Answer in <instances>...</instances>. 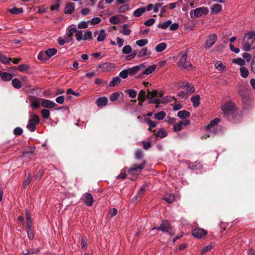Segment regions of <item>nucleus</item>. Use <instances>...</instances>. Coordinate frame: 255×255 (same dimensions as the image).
I'll return each mask as SVG.
<instances>
[{"mask_svg": "<svg viewBox=\"0 0 255 255\" xmlns=\"http://www.w3.org/2000/svg\"><path fill=\"white\" fill-rule=\"evenodd\" d=\"M232 62L235 64L240 66L241 67H244L246 64V61L242 58L238 57L232 59Z\"/></svg>", "mask_w": 255, "mask_h": 255, "instance_id": "6ab92c4d", "label": "nucleus"}, {"mask_svg": "<svg viewBox=\"0 0 255 255\" xmlns=\"http://www.w3.org/2000/svg\"><path fill=\"white\" fill-rule=\"evenodd\" d=\"M95 35H98L97 40L99 42L103 41L106 37V33L104 29H101L100 31H95L94 33Z\"/></svg>", "mask_w": 255, "mask_h": 255, "instance_id": "dca6fc26", "label": "nucleus"}, {"mask_svg": "<svg viewBox=\"0 0 255 255\" xmlns=\"http://www.w3.org/2000/svg\"><path fill=\"white\" fill-rule=\"evenodd\" d=\"M241 75L243 78H246L249 76V71L245 67H241L240 69Z\"/></svg>", "mask_w": 255, "mask_h": 255, "instance_id": "7c9ffc66", "label": "nucleus"}, {"mask_svg": "<svg viewBox=\"0 0 255 255\" xmlns=\"http://www.w3.org/2000/svg\"><path fill=\"white\" fill-rule=\"evenodd\" d=\"M29 66L26 64H20L19 65L18 69L21 72H23L29 69Z\"/></svg>", "mask_w": 255, "mask_h": 255, "instance_id": "69168bd1", "label": "nucleus"}, {"mask_svg": "<svg viewBox=\"0 0 255 255\" xmlns=\"http://www.w3.org/2000/svg\"><path fill=\"white\" fill-rule=\"evenodd\" d=\"M162 3H156L153 5V11L155 13L157 12L159 9L162 7Z\"/></svg>", "mask_w": 255, "mask_h": 255, "instance_id": "0e129e2a", "label": "nucleus"}, {"mask_svg": "<svg viewBox=\"0 0 255 255\" xmlns=\"http://www.w3.org/2000/svg\"><path fill=\"white\" fill-rule=\"evenodd\" d=\"M243 58L246 60L247 62H249L252 58V56L251 54L246 52L244 53L242 55Z\"/></svg>", "mask_w": 255, "mask_h": 255, "instance_id": "e2e57ef3", "label": "nucleus"}, {"mask_svg": "<svg viewBox=\"0 0 255 255\" xmlns=\"http://www.w3.org/2000/svg\"><path fill=\"white\" fill-rule=\"evenodd\" d=\"M144 121L146 122L147 123H148L149 128V130H151V129L153 128H154L156 126V124L155 122L151 121L150 119L145 118L144 119Z\"/></svg>", "mask_w": 255, "mask_h": 255, "instance_id": "8fccbe9b", "label": "nucleus"}, {"mask_svg": "<svg viewBox=\"0 0 255 255\" xmlns=\"http://www.w3.org/2000/svg\"><path fill=\"white\" fill-rule=\"evenodd\" d=\"M132 48L129 45H127L125 46L122 49V52L125 54H128L131 52Z\"/></svg>", "mask_w": 255, "mask_h": 255, "instance_id": "37998d69", "label": "nucleus"}, {"mask_svg": "<svg viewBox=\"0 0 255 255\" xmlns=\"http://www.w3.org/2000/svg\"><path fill=\"white\" fill-rule=\"evenodd\" d=\"M165 116H166L165 112H164L163 111H161L157 114H155L154 115V118L156 119L161 120L165 118Z\"/></svg>", "mask_w": 255, "mask_h": 255, "instance_id": "79ce46f5", "label": "nucleus"}, {"mask_svg": "<svg viewBox=\"0 0 255 255\" xmlns=\"http://www.w3.org/2000/svg\"><path fill=\"white\" fill-rule=\"evenodd\" d=\"M12 75L7 72L0 71V77L4 81H10L12 78Z\"/></svg>", "mask_w": 255, "mask_h": 255, "instance_id": "412c9836", "label": "nucleus"}, {"mask_svg": "<svg viewBox=\"0 0 255 255\" xmlns=\"http://www.w3.org/2000/svg\"><path fill=\"white\" fill-rule=\"evenodd\" d=\"M125 92L127 93L131 98H135L136 96V92L132 89L127 90Z\"/></svg>", "mask_w": 255, "mask_h": 255, "instance_id": "c03bdc74", "label": "nucleus"}, {"mask_svg": "<svg viewBox=\"0 0 255 255\" xmlns=\"http://www.w3.org/2000/svg\"><path fill=\"white\" fill-rule=\"evenodd\" d=\"M101 21V19L99 17H95L93 18L89 22L91 25H94L99 23Z\"/></svg>", "mask_w": 255, "mask_h": 255, "instance_id": "4d7b16f0", "label": "nucleus"}, {"mask_svg": "<svg viewBox=\"0 0 255 255\" xmlns=\"http://www.w3.org/2000/svg\"><path fill=\"white\" fill-rule=\"evenodd\" d=\"M93 39L92 32L90 30H86L85 31L83 35V40L86 41L87 40H92Z\"/></svg>", "mask_w": 255, "mask_h": 255, "instance_id": "cd10ccee", "label": "nucleus"}, {"mask_svg": "<svg viewBox=\"0 0 255 255\" xmlns=\"http://www.w3.org/2000/svg\"><path fill=\"white\" fill-rule=\"evenodd\" d=\"M42 107L47 109H52L56 106V104L50 100L44 99H39Z\"/></svg>", "mask_w": 255, "mask_h": 255, "instance_id": "f8f14e48", "label": "nucleus"}, {"mask_svg": "<svg viewBox=\"0 0 255 255\" xmlns=\"http://www.w3.org/2000/svg\"><path fill=\"white\" fill-rule=\"evenodd\" d=\"M187 53H184L180 58L178 66L182 69L190 70L192 68L191 63L187 60Z\"/></svg>", "mask_w": 255, "mask_h": 255, "instance_id": "39448f33", "label": "nucleus"}, {"mask_svg": "<svg viewBox=\"0 0 255 255\" xmlns=\"http://www.w3.org/2000/svg\"><path fill=\"white\" fill-rule=\"evenodd\" d=\"M11 59L6 57L5 55L0 53V61L4 64H9Z\"/></svg>", "mask_w": 255, "mask_h": 255, "instance_id": "f704fd0d", "label": "nucleus"}, {"mask_svg": "<svg viewBox=\"0 0 255 255\" xmlns=\"http://www.w3.org/2000/svg\"><path fill=\"white\" fill-rule=\"evenodd\" d=\"M108 102V99L106 97H103L98 99L96 102V104L98 107H102L107 105Z\"/></svg>", "mask_w": 255, "mask_h": 255, "instance_id": "f3484780", "label": "nucleus"}, {"mask_svg": "<svg viewBox=\"0 0 255 255\" xmlns=\"http://www.w3.org/2000/svg\"><path fill=\"white\" fill-rule=\"evenodd\" d=\"M146 66H147L146 64ZM156 66L154 64L146 67L144 70H141V72L140 74L139 77L144 78L146 76L153 73L156 70Z\"/></svg>", "mask_w": 255, "mask_h": 255, "instance_id": "6e6552de", "label": "nucleus"}, {"mask_svg": "<svg viewBox=\"0 0 255 255\" xmlns=\"http://www.w3.org/2000/svg\"><path fill=\"white\" fill-rule=\"evenodd\" d=\"M171 229L170 223L167 220H163L159 226H155L152 228V231L156 230L161 231L163 233L168 232V230Z\"/></svg>", "mask_w": 255, "mask_h": 255, "instance_id": "423d86ee", "label": "nucleus"}, {"mask_svg": "<svg viewBox=\"0 0 255 255\" xmlns=\"http://www.w3.org/2000/svg\"><path fill=\"white\" fill-rule=\"evenodd\" d=\"M60 3V0H56L54 3L50 7L51 10L58 11L59 10Z\"/></svg>", "mask_w": 255, "mask_h": 255, "instance_id": "72a5a7b5", "label": "nucleus"}, {"mask_svg": "<svg viewBox=\"0 0 255 255\" xmlns=\"http://www.w3.org/2000/svg\"><path fill=\"white\" fill-rule=\"evenodd\" d=\"M220 119L219 118H216L214 120L211 121L210 123L206 127V129L209 132H211L212 130H214V126L217 125L220 122Z\"/></svg>", "mask_w": 255, "mask_h": 255, "instance_id": "4468645a", "label": "nucleus"}, {"mask_svg": "<svg viewBox=\"0 0 255 255\" xmlns=\"http://www.w3.org/2000/svg\"><path fill=\"white\" fill-rule=\"evenodd\" d=\"M183 126L182 122H179L176 124H174L173 125V130L175 131H178L182 129V127Z\"/></svg>", "mask_w": 255, "mask_h": 255, "instance_id": "3c124183", "label": "nucleus"}, {"mask_svg": "<svg viewBox=\"0 0 255 255\" xmlns=\"http://www.w3.org/2000/svg\"><path fill=\"white\" fill-rule=\"evenodd\" d=\"M121 79L119 77H116L114 78L112 81L110 83L109 85L111 87L115 86L121 83Z\"/></svg>", "mask_w": 255, "mask_h": 255, "instance_id": "4c0bfd02", "label": "nucleus"}, {"mask_svg": "<svg viewBox=\"0 0 255 255\" xmlns=\"http://www.w3.org/2000/svg\"><path fill=\"white\" fill-rule=\"evenodd\" d=\"M157 95V91H148L147 93V98L148 99L150 100L151 101L150 103H155V100H154V97Z\"/></svg>", "mask_w": 255, "mask_h": 255, "instance_id": "bb28decb", "label": "nucleus"}, {"mask_svg": "<svg viewBox=\"0 0 255 255\" xmlns=\"http://www.w3.org/2000/svg\"><path fill=\"white\" fill-rule=\"evenodd\" d=\"M45 52L48 59H49L51 57L55 55L57 53V50L54 48H49L47 49Z\"/></svg>", "mask_w": 255, "mask_h": 255, "instance_id": "5701e85b", "label": "nucleus"}, {"mask_svg": "<svg viewBox=\"0 0 255 255\" xmlns=\"http://www.w3.org/2000/svg\"><path fill=\"white\" fill-rule=\"evenodd\" d=\"M207 231L202 228H195L192 231V235L195 238L201 239L207 234Z\"/></svg>", "mask_w": 255, "mask_h": 255, "instance_id": "0eeeda50", "label": "nucleus"}, {"mask_svg": "<svg viewBox=\"0 0 255 255\" xmlns=\"http://www.w3.org/2000/svg\"><path fill=\"white\" fill-rule=\"evenodd\" d=\"M213 247L214 246L212 244H209L207 245L202 250L201 254H204L205 253L210 251L211 249L213 248Z\"/></svg>", "mask_w": 255, "mask_h": 255, "instance_id": "680f3d73", "label": "nucleus"}, {"mask_svg": "<svg viewBox=\"0 0 255 255\" xmlns=\"http://www.w3.org/2000/svg\"><path fill=\"white\" fill-rule=\"evenodd\" d=\"M209 12L208 7L203 6L198 7L190 11L191 18L199 17L203 15H207Z\"/></svg>", "mask_w": 255, "mask_h": 255, "instance_id": "7ed1b4c3", "label": "nucleus"}, {"mask_svg": "<svg viewBox=\"0 0 255 255\" xmlns=\"http://www.w3.org/2000/svg\"><path fill=\"white\" fill-rule=\"evenodd\" d=\"M129 9L128 5L127 4H124L123 6H122L119 9V12L120 13L124 12L128 10Z\"/></svg>", "mask_w": 255, "mask_h": 255, "instance_id": "774afa93", "label": "nucleus"}, {"mask_svg": "<svg viewBox=\"0 0 255 255\" xmlns=\"http://www.w3.org/2000/svg\"><path fill=\"white\" fill-rule=\"evenodd\" d=\"M77 28L75 27V25H71L68 27L67 29V42H70L72 39V36L74 33H75L76 32Z\"/></svg>", "mask_w": 255, "mask_h": 255, "instance_id": "ddd939ff", "label": "nucleus"}, {"mask_svg": "<svg viewBox=\"0 0 255 255\" xmlns=\"http://www.w3.org/2000/svg\"><path fill=\"white\" fill-rule=\"evenodd\" d=\"M38 59L43 62H45L48 60L46 52L41 51L38 55Z\"/></svg>", "mask_w": 255, "mask_h": 255, "instance_id": "2f4dec72", "label": "nucleus"}, {"mask_svg": "<svg viewBox=\"0 0 255 255\" xmlns=\"http://www.w3.org/2000/svg\"><path fill=\"white\" fill-rule=\"evenodd\" d=\"M190 115V113L185 110L179 111L177 114L178 117L182 119L189 117Z\"/></svg>", "mask_w": 255, "mask_h": 255, "instance_id": "a878e982", "label": "nucleus"}, {"mask_svg": "<svg viewBox=\"0 0 255 255\" xmlns=\"http://www.w3.org/2000/svg\"><path fill=\"white\" fill-rule=\"evenodd\" d=\"M75 36L78 41L83 40V31L77 29Z\"/></svg>", "mask_w": 255, "mask_h": 255, "instance_id": "e433bc0d", "label": "nucleus"}, {"mask_svg": "<svg viewBox=\"0 0 255 255\" xmlns=\"http://www.w3.org/2000/svg\"><path fill=\"white\" fill-rule=\"evenodd\" d=\"M145 92L143 90H141L138 95V100L139 102H143L145 100Z\"/></svg>", "mask_w": 255, "mask_h": 255, "instance_id": "49530a36", "label": "nucleus"}, {"mask_svg": "<svg viewBox=\"0 0 255 255\" xmlns=\"http://www.w3.org/2000/svg\"><path fill=\"white\" fill-rule=\"evenodd\" d=\"M148 42L146 39H140L136 41V44L139 47H142L146 45L148 43Z\"/></svg>", "mask_w": 255, "mask_h": 255, "instance_id": "de8ad7c7", "label": "nucleus"}, {"mask_svg": "<svg viewBox=\"0 0 255 255\" xmlns=\"http://www.w3.org/2000/svg\"><path fill=\"white\" fill-rule=\"evenodd\" d=\"M12 85L16 89H20L22 86L21 82L17 78H14L12 80Z\"/></svg>", "mask_w": 255, "mask_h": 255, "instance_id": "c85d7f7f", "label": "nucleus"}, {"mask_svg": "<svg viewBox=\"0 0 255 255\" xmlns=\"http://www.w3.org/2000/svg\"><path fill=\"white\" fill-rule=\"evenodd\" d=\"M40 100L39 99H36L32 101L31 103V106L34 109L37 108L40 106Z\"/></svg>", "mask_w": 255, "mask_h": 255, "instance_id": "bf43d9fd", "label": "nucleus"}, {"mask_svg": "<svg viewBox=\"0 0 255 255\" xmlns=\"http://www.w3.org/2000/svg\"><path fill=\"white\" fill-rule=\"evenodd\" d=\"M167 47V45L164 42H162L158 44L155 48V50L158 52H160L165 49Z\"/></svg>", "mask_w": 255, "mask_h": 255, "instance_id": "c756f323", "label": "nucleus"}, {"mask_svg": "<svg viewBox=\"0 0 255 255\" xmlns=\"http://www.w3.org/2000/svg\"><path fill=\"white\" fill-rule=\"evenodd\" d=\"M42 116L45 119H48L50 116V112L49 110L43 109L41 111Z\"/></svg>", "mask_w": 255, "mask_h": 255, "instance_id": "6e6d98bb", "label": "nucleus"}, {"mask_svg": "<svg viewBox=\"0 0 255 255\" xmlns=\"http://www.w3.org/2000/svg\"><path fill=\"white\" fill-rule=\"evenodd\" d=\"M116 40H117L116 45H118L119 47H121L124 45V40L122 38H121L119 37H117L116 38Z\"/></svg>", "mask_w": 255, "mask_h": 255, "instance_id": "338daca9", "label": "nucleus"}, {"mask_svg": "<svg viewBox=\"0 0 255 255\" xmlns=\"http://www.w3.org/2000/svg\"><path fill=\"white\" fill-rule=\"evenodd\" d=\"M84 201L87 206H91L93 202L92 195L89 193H86L84 195Z\"/></svg>", "mask_w": 255, "mask_h": 255, "instance_id": "aec40b11", "label": "nucleus"}, {"mask_svg": "<svg viewBox=\"0 0 255 255\" xmlns=\"http://www.w3.org/2000/svg\"><path fill=\"white\" fill-rule=\"evenodd\" d=\"M89 21H82L78 24L79 29H85L88 27Z\"/></svg>", "mask_w": 255, "mask_h": 255, "instance_id": "ea45409f", "label": "nucleus"}, {"mask_svg": "<svg viewBox=\"0 0 255 255\" xmlns=\"http://www.w3.org/2000/svg\"><path fill=\"white\" fill-rule=\"evenodd\" d=\"M145 67L146 63H144L139 65L133 66L131 68H129L128 70L129 75H133L139 72H141V70H144Z\"/></svg>", "mask_w": 255, "mask_h": 255, "instance_id": "9b49d317", "label": "nucleus"}, {"mask_svg": "<svg viewBox=\"0 0 255 255\" xmlns=\"http://www.w3.org/2000/svg\"><path fill=\"white\" fill-rule=\"evenodd\" d=\"M165 200L167 203H171L175 200L174 195L172 194H167L165 197Z\"/></svg>", "mask_w": 255, "mask_h": 255, "instance_id": "58836bf2", "label": "nucleus"}, {"mask_svg": "<svg viewBox=\"0 0 255 255\" xmlns=\"http://www.w3.org/2000/svg\"><path fill=\"white\" fill-rule=\"evenodd\" d=\"M144 189H145V188L143 186H142L140 188L137 194L132 199V202H135L138 198H139L140 196H141L142 194H143V193L144 191Z\"/></svg>", "mask_w": 255, "mask_h": 255, "instance_id": "5fc2aeb1", "label": "nucleus"}, {"mask_svg": "<svg viewBox=\"0 0 255 255\" xmlns=\"http://www.w3.org/2000/svg\"><path fill=\"white\" fill-rule=\"evenodd\" d=\"M185 87L186 88L187 94H192L195 91L194 87L191 84L187 83Z\"/></svg>", "mask_w": 255, "mask_h": 255, "instance_id": "09e8293b", "label": "nucleus"}, {"mask_svg": "<svg viewBox=\"0 0 255 255\" xmlns=\"http://www.w3.org/2000/svg\"><path fill=\"white\" fill-rule=\"evenodd\" d=\"M221 109L224 114L229 119H230V116L233 117V115L235 112V104L233 102L231 101L223 105Z\"/></svg>", "mask_w": 255, "mask_h": 255, "instance_id": "f03ea898", "label": "nucleus"}, {"mask_svg": "<svg viewBox=\"0 0 255 255\" xmlns=\"http://www.w3.org/2000/svg\"><path fill=\"white\" fill-rule=\"evenodd\" d=\"M191 100L193 103V105L194 107H197L199 106L200 102V97L199 95H195L193 96Z\"/></svg>", "mask_w": 255, "mask_h": 255, "instance_id": "b1692460", "label": "nucleus"}, {"mask_svg": "<svg viewBox=\"0 0 255 255\" xmlns=\"http://www.w3.org/2000/svg\"><path fill=\"white\" fill-rule=\"evenodd\" d=\"M217 39V35L215 34H211L209 35L206 39L205 44L206 48H209L211 47L216 42Z\"/></svg>", "mask_w": 255, "mask_h": 255, "instance_id": "9d476101", "label": "nucleus"}, {"mask_svg": "<svg viewBox=\"0 0 255 255\" xmlns=\"http://www.w3.org/2000/svg\"><path fill=\"white\" fill-rule=\"evenodd\" d=\"M8 11L12 14H17L22 13L23 12V9L21 8L14 7L11 9H9Z\"/></svg>", "mask_w": 255, "mask_h": 255, "instance_id": "a18cd8bd", "label": "nucleus"}, {"mask_svg": "<svg viewBox=\"0 0 255 255\" xmlns=\"http://www.w3.org/2000/svg\"><path fill=\"white\" fill-rule=\"evenodd\" d=\"M145 11V8L140 7L134 11L133 15L135 17H139Z\"/></svg>", "mask_w": 255, "mask_h": 255, "instance_id": "473e14b6", "label": "nucleus"}, {"mask_svg": "<svg viewBox=\"0 0 255 255\" xmlns=\"http://www.w3.org/2000/svg\"><path fill=\"white\" fill-rule=\"evenodd\" d=\"M110 22L112 24H118L120 22V19L117 16H112L110 17Z\"/></svg>", "mask_w": 255, "mask_h": 255, "instance_id": "603ef678", "label": "nucleus"}, {"mask_svg": "<svg viewBox=\"0 0 255 255\" xmlns=\"http://www.w3.org/2000/svg\"><path fill=\"white\" fill-rule=\"evenodd\" d=\"M145 164V162L144 161L140 165H133L132 167L128 169V173L130 175H134L136 173L140 172L141 170L144 167Z\"/></svg>", "mask_w": 255, "mask_h": 255, "instance_id": "1a4fd4ad", "label": "nucleus"}, {"mask_svg": "<svg viewBox=\"0 0 255 255\" xmlns=\"http://www.w3.org/2000/svg\"><path fill=\"white\" fill-rule=\"evenodd\" d=\"M128 75H129V73H128V69L122 71L119 74L120 77L123 79L127 78L128 77Z\"/></svg>", "mask_w": 255, "mask_h": 255, "instance_id": "13d9d810", "label": "nucleus"}, {"mask_svg": "<svg viewBox=\"0 0 255 255\" xmlns=\"http://www.w3.org/2000/svg\"><path fill=\"white\" fill-rule=\"evenodd\" d=\"M226 66V63L221 61H218L215 64V69L221 72L225 70Z\"/></svg>", "mask_w": 255, "mask_h": 255, "instance_id": "2eb2a0df", "label": "nucleus"}, {"mask_svg": "<svg viewBox=\"0 0 255 255\" xmlns=\"http://www.w3.org/2000/svg\"><path fill=\"white\" fill-rule=\"evenodd\" d=\"M222 10V6L220 4L216 3L211 7V12L213 14H217Z\"/></svg>", "mask_w": 255, "mask_h": 255, "instance_id": "a211bd4d", "label": "nucleus"}, {"mask_svg": "<svg viewBox=\"0 0 255 255\" xmlns=\"http://www.w3.org/2000/svg\"><path fill=\"white\" fill-rule=\"evenodd\" d=\"M120 32L124 35H129L131 33V30L127 24H125L122 26Z\"/></svg>", "mask_w": 255, "mask_h": 255, "instance_id": "393cba45", "label": "nucleus"}, {"mask_svg": "<svg viewBox=\"0 0 255 255\" xmlns=\"http://www.w3.org/2000/svg\"><path fill=\"white\" fill-rule=\"evenodd\" d=\"M74 4L73 3H68L65 7L64 12L67 14H71L74 11Z\"/></svg>", "mask_w": 255, "mask_h": 255, "instance_id": "4be33fe9", "label": "nucleus"}, {"mask_svg": "<svg viewBox=\"0 0 255 255\" xmlns=\"http://www.w3.org/2000/svg\"><path fill=\"white\" fill-rule=\"evenodd\" d=\"M172 23L171 20H168L162 23L159 24L158 27L163 29H166Z\"/></svg>", "mask_w": 255, "mask_h": 255, "instance_id": "c9c22d12", "label": "nucleus"}, {"mask_svg": "<svg viewBox=\"0 0 255 255\" xmlns=\"http://www.w3.org/2000/svg\"><path fill=\"white\" fill-rule=\"evenodd\" d=\"M149 53L148 52V50L146 48H142L139 52V55L140 57L149 56Z\"/></svg>", "mask_w": 255, "mask_h": 255, "instance_id": "864d4df0", "label": "nucleus"}, {"mask_svg": "<svg viewBox=\"0 0 255 255\" xmlns=\"http://www.w3.org/2000/svg\"><path fill=\"white\" fill-rule=\"evenodd\" d=\"M121 94V93L118 92L113 93L110 97V101L112 102L116 101L120 97Z\"/></svg>", "mask_w": 255, "mask_h": 255, "instance_id": "a19ab883", "label": "nucleus"}, {"mask_svg": "<svg viewBox=\"0 0 255 255\" xmlns=\"http://www.w3.org/2000/svg\"><path fill=\"white\" fill-rule=\"evenodd\" d=\"M255 40V33L250 31L244 36L242 40V48L245 51H250L255 49L253 44Z\"/></svg>", "mask_w": 255, "mask_h": 255, "instance_id": "f257e3e1", "label": "nucleus"}, {"mask_svg": "<svg viewBox=\"0 0 255 255\" xmlns=\"http://www.w3.org/2000/svg\"><path fill=\"white\" fill-rule=\"evenodd\" d=\"M39 123V118L37 115L34 114L29 120L26 128L30 131H34L36 129V125Z\"/></svg>", "mask_w": 255, "mask_h": 255, "instance_id": "20e7f679", "label": "nucleus"}, {"mask_svg": "<svg viewBox=\"0 0 255 255\" xmlns=\"http://www.w3.org/2000/svg\"><path fill=\"white\" fill-rule=\"evenodd\" d=\"M118 213V210L117 208H113L112 209H110L109 213L108 216L109 218H112V217L116 215Z\"/></svg>", "mask_w": 255, "mask_h": 255, "instance_id": "052dcab7", "label": "nucleus"}]
</instances>
